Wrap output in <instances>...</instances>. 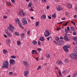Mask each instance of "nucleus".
Instances as JSON below:
<instances>
[{
    "mask_svg": "<svg viewBox=\"0 0 77 77\" xmlns=\"http://www.w3.org/2000/svg\"><path fill=\"white\" fill-rule=\"evenodd\" d=\"M70 48V46L69 45H64L63 47V49H64L65 51L66 52H68L69 51V50L68 48Z\"/></svg>",
    "mask_w": 77,
    "mask_h": 77,
    "instance_id": "4",
    "label": "nucleus"
},
{
    "mask_svg": "<svg viewBox=\"0 0 77 77\" xmlns=\"http://www.w3.org/2000/svg\"><path fill=\"white\" fill-rule=\"evenodd\" d=\"M65 32H66V33H67V32H68V30H67V29H65Z\"/></svg>",
    "mask_w": 77,
    "mask_h": 77,
    "instance_id": "52",
    "label": "nucleus"
},
{
    "mask_svg": "<svg viewBox=\"0 0 77 77\" xmlns=\"http://www.w3.org/2000/svg\"><path fill=\"white\" fill-rule=\"evenodd\" d=\"M22 21H23V25H25L27 23V22L26 21V19L25 18H22Z\"/></svg>",
    "mask_w": 77,
    "mask_h": 77,
    "instance_id": "6",
    "label": "nucleus"
},
{
    "mask_svg": "<svg viewBox=\"0 0 77 77\" xmlns=\"http://www.w3.org/2000/svg\"><path fill=\"white\" fill-rule=\"evenodd\" d=\"M26 36V35L24 33H22L21 35V38H25V36Z\"/></svg>",
    "mask_w": 77,
    "mask_h": 77,
    "instance_id": "14",
    "label": "nucleus"
},
{
    "mask_svg": "<svg viewBox=\"0 0 77 77\" xmlns=\"http://www.w3.org/2000/svg\"><path fill=\"white\" fill-rule=\"evenodd\" d=\"M5 33H6L7 35H8V36H10V37L12 36V34H10V33L9 32H8V29H5Z\"/></svg>",
    "mask_w": 77,
    "mask_h": 77,
    "instance_id": "11",
    "label": "nucleus"
},
{
    "mask_svg": "<svg viewBox=\"0 0 77 77\" xmlns=\"http://www.w3.org/2000/svg\"><path fill=\"white\" fill-rule=\"evenodd\" d=\"M70 56L72 59H77V53H72L70 54Z\"/></svg>",
    "mask_w": 77,
    "mask_h": 77,
    "instance_id": "2",
    "label": "nucleus"
},
{
    "mask_svg": "<svg viewBox=\"0 0 77 77\" xmlns=\"http://www.w3.org/2000/svg\"><path fill=\"white\" fill-rule=\"evenodd\" d=\"M57 63L58 65H62V62L60 61H58L57 62Z\"/></svg>",
    "mask_w": 77,
    "mask_h": 77,
    "instance_id": "15",
    "label": "nucleus"
},
{
    "mask_svg": "<svg viewBox=\"0 0 77 77\" xmlns=\"http://www.w3.org/2000/svg\"><path fill=\"white\" fill-rule=\"evenodd\" d=\"M62 42H64V41L63 40H62V41H59V42L57 41L56 43V45H61V44H62Z\"/></svg>",
    "mask_w": 77,
    "mask_h": 77,
    "instance_id": "9",
    "label": "nucleus"
},
{
    "mask_svg": "<svg viewBox=\"0 0 77 77\" xmlns=\"http://www.w3.org/2000/svg\"><path fill=\"white\" fill-rule=\"evenodd\" d=\"M38 51H40V50H41V49L40 48H38V49H37Z\"/></svg>",
    "mask_w": 77,
    "mask_h": 77,
    "instance_id": "59",
    "label": "nucleus"
},
{
    "mask_svg": "<svg viewBox=\"0 0 77 77\" xmlns=\"http://www.w3.org/2000/svg\"><path fill=\"white\" fill-rule=\"evenodd\" d=\"M12 72H10L9 73V74L11 75H12Z\"/></svg>",
    "mask_w": 77,
    "mask_h": 77,
    "instance_id": "39",
    "label": "nucleus"
},
{
    "mask_svg": "<svg viewBox=\"0 0 77 77\" xmlns=\"http://www.w3.org/2000/svg\"><path fill=\"white\" fill-rule=\"evenodd\" d=\"M77 77V73H74L73 75V77Z\"/></svg>",
    "mask_w": 77,
    "mask_h": 77,
    "instance_id": "28",
    "label": "nucleus"
},
{
    "mask_svg": "<svg viewBox=\"0 0 77 77\" xmlns=\"http://www.w3.org/2000/svg\"><path fill=\"white\" fill-rule=\"evenodd\" d=\"M39 40L40 41H44V37H41L39 38Z\"/></svg>",
    "mask_w": 77,
    "mask_h": 77,
    "instance_id": "26",
    "label": "nucleus"
},
{
    "mask_svg": "<svg viewBox=\"0 0 77 77\" xmlns=\"http://www.w3.org/2000/svg\"><path fill=\"white\" fill-rule=\"evenodd\" d=\"M15 21L17 22V23H20V20H19L18 18L16 19Z\"/></svg>",
    "mask_w": 77,
    "mask_h": 77,
    "instance_id": "21",
    "label": "nucleus"
},
{
    "mask_svg": "<svg viewBox=\"0 0 77 77\" xmlns=\"http://www.w3.org/2000/svg\"><path fill=\"white\" fill-rule=\"evenodd\" d=\"M50 34L49 33V32H48V30L47 29L45 32V35L46 37L48 36H49Z\"/></svg>",
    "mask_w": 77,
    "mask_h": 77,
    "instance_id": "7",
    "label": "nucleus"
},
{
    "mask_svg": "<svg viewBox=\"0 0 77 77\" xmlns=\"http://www.w3.org/2000/svg\"><path fill=\"white\" fill-rule=\"evenodd\" d=\"M70 29L72 31H74L75 30V29H74V28L73 27H70Z\"/></svg>",
    "mask_w": 77,
    "mask_h": 77,
    "instance_id": "25",
    "label": "nucleus"
},
{
    "mask_svg": "<svg viewBox=\"0 0 77 77\" xmlns=\"http://www.w3.org/2000/svg\"><path fill=\"white\" fill-rule=\"evenodd\" d=\"M32 54H37V52L35 50H33L32 51Z\"/></svg>",
    "mask_w": 77,
    "mask_h": 77,
    "instance_id": "23",
    "label": "nucleus"
},
{
    "mask_svg": "<svg viewBox=\"0 0 77 77\" xmlns=\"http://www.w3.org/2000/svg\"><path fill=\"white\" fill-rule=\"evenodd\" d=\"M48 18L49 19H51V16H48Z\"/></svg>",
    "mask_w": 77,
    "mask_h": 77,
    "instance_id": "57",
    "label": "nucleus"
},
{
    "mask_svg": "<svg viewBox=\"0 0 77 77\" xmlns=\"http://www.w3.org/2000/svg\"><path fill=\"white\" fill-rule=\"evenodd\" d=\"M46 57H48H48H50V55L49 54H47L46 55Z\"/></svg>",
    "mask_w": 77,
    "mask_h": 77,
    "instance_id": "40",
    "label": "nucleus"
},
{
    "mask_svg": "<svg viewBox=\"0 0 77 77\" xmlns=\"http://www.w3.org/2000/svg\"><path fill=\"white\" fill-rule=\"evenodd\" d=\"M73 34L74 35H76V32H75L74 31L73 33Z\"/></svg>",
    "mask_w": 77,
    "mask_h": 77,
    "instance_id": "50",
    "label": "nucleus"
},
{
    "mask_svg": "<svg viewBox=\"0 0 77 77\" xmlns=\"http://www.w3.org/2000/svg\"><path fill=\"white\" fill-rule=\"evenodd\" d=\"M28 6H29V7H31V6H32V3H29L28 5Z\"/></svg>",
    "mask_w": 77,
    "mask_h": 77,
    "instance_id": "45",
    "label": "nucleus"
},
{
    "mask_svg": "<svg viewBox=\"0 0 77 77\" xmlns=\"http://www.w3.org/2000/svg\"><path fill=\"white\" fill-rule=\"evenodd\" d=\"M17 45H21V42H20V41H18L17 42Z\"/></svg>",
    "mask_w": 77,
    "mask_h": 77,
    "instance_id": "27",
    "label": "nucleus"
},
{
    "mask_svg": "<svg viewBox=\"0 0 77 77\" xmlns=\"http://www.w3.org/2000/svg\"><path fill=\"white\" fill-rule=\"evenodd\" d=\"M18 24L19 26L21 28H23V26H22V24H21V23H20V22L19 23H18Z\"/></svg>",
    "mask_w": 77,
    "mask_h": 77,
    "instance_id": "20",
    "label": "nucleus"
},
{
    "mask_svg": "<svg viewBox=\"0 0 77 77\" xmlns=\"http://www.w3.org/2000/svg\"><path fill=\"white\" fill-rule=\"evenodd\" d=\"M30 30H29L27 31V34L28 35H29L30 34Z\"/></svg>",
    "mask_w": 77,
    "mask_h": 77,
    "instance_id": "47",
    "label": "nucleus"
},
{
    "mask_svg": "<svg viewBox=\"0 0 77 77\" xmlns=\"http://www.w3.org/2000/svg\"><path fill=\"white\" fill-rule=\"evenodd\" d=\"M19 15L20 16L24 17V16H25L26 15V14L25 12H24L23 11H21L19 13Z\"/></svg>",
    "mask_w": 77,
    "mask_h": 77,
    "instance_id": "8",
    "label": "nucleus"
},
{
    "mask_svg": "<svg viewBox=\"0 0 77 77\" xmlns=\"http://www.w3.org/2000/svg\"><path fill=\"white\" fill-rule=\"evenodd\" d=\"M60 39H63V37L62 36H61L60 37Z\"/></svg>",
    "mask_w": 77,
    "mask_h": 77,
    "instance_id": "46",
    "label": "nucleus"
},
{
    "mask_svg": "<svg viewBox=\"0 0 77 77\" xmlns=\"http://www.w3.org/2000/svg\"><path fill=\"white\" fill-rule=\"evenodd\" d=\"M72 39H73V41H77V37L75 36V37H73L72 38Z\"/></svg>",
    "mask_w": 77,
    "mask_h": 77,
    "instance_id": "18",
    "label": "nucleus"
},
{
    "mask_svg": "<svg viewBox=\"0 0 77 77\" xmlns=\"http://www.w3.org/2000/svg\"><path fill=\"white\" fill-rule=\"evenodd\" d=\"M62 29V28H58L57 29V30H60V29Z\"/></svg>",
    "mask_w": 77,
    "mask_h": 77,
    "instance_id": "49",
    "label": "nucleus"
},
{
    "mask_svg": "<svg viewBox=\"0 0 77 77\" xmlns=\"http://www.w3.org/2000/svg\"><path fill=\"white\" fill-rule=\"evenodd\" d=\"M7 29L11 32V33H13L14 32V30L15 29V28L13 26H12L11 25H10L9 27L7 28Z\"/></svg>",
    "mask_w": 77,
    "mask_h": 77,
    "instance_id": "3",
    "label": "nucleus"
},
{
    "mask_svg": "<svg viewBox=\"0 0 77 77\" xmlns=\"http://www.w3.org/2000/svg\"><path fill=\"white\" fill-rule=\"evenodd\" d=\"M14 34H15V35H17V36H19L20 35V34L17 32H14Z\"/></svg>",
    "mask_w": 77,
    "mask_h": 77,
    "instance_id": "33",
    "label": "nucleus"
},
{
    "mask_svg": "<svg viewBox=\"0 0 77 77\" xmlns=\"http://www.w3.org/2000/svg\"><path fill=\"white\" fill-rule=\"evenodd\" d=\"M23 63L24 66H25L26 68L29 67V64L27 62L24 61H23Z\"/></svg>",
    "mask_w": 77,
    "mask_h": 77,
    "instance_id": "5",
    "label": "nucleus"
},
{
    "mask_svg": "<svg viewBox=\"0 0 77 77\" xmlns=\"http://www.w3.org/2000/svg\"><path fill=\"white\" fill-rule=\"evenodd\" d=\"M41 68V66H39L37 68V70H38L39 69H40V68Z\"/></svg>",
    "mask_w": 77,
    "mask_h": 77,
    "instance_id": "43",
    "label": "nucleus"
},
{
    "mask_svg": "<svg viewBox=\"0 0 77 77\" xmlns=\"http://www.w3.org/2000/svg\"><path fill=\"white\" fill-rule=\"evenodd\" d=\"M11 58H12V59H15V58H16V56L14 55L11 56Z\"/></svg>",
    "mask_w": 77,
    "mask_h": 77,
    "instance_id": "31",
    "label": "nucleus"
},
{
    "mask_svg": "<svg viewBox=\"0 0 77 77\" xmlns=\"http://www.w3.org/2000/svg\"><path fill=\"white\" fill-rule=\"evenodd\" d=\"M62 23H63V22H60V23H58V24H62Z\"/></svg>",
    "mask_w": 77,
    "mask_h": 77,
    "instance_id": "58",
    "label": "nucleus"
},
{
    "mask_svg": "<svg viewBox=\"0 0 77 77\" xmlns=\"http://www.w3.org/2000/svg\"><path fill=\"white\" fill-rule=\"evenodd\" d=\"M75 11H77V7H75Z\"/></svg>",
    "mask_w": 77,
    "mask_h": 77,
    "instance_id": "62",
    "label": "nucleus"
},
{
    "mask_svg": "<svg viewBox=\"0 0 77 77\" xmlns=\"http://www.w3.org/2000/svg\"><path fill=\"white\" fill-rule=\"evenodd\" d=\"M11 1L13 3H15V1L14 0H11Z\"/></svg>",
    "mask_w": 77,
    "mask_h": 77,
    "instance_id": "53",
    "label": "nucleus"
},
{
    "mask_svg": "<svg viewBox=\"0 0 77 77\" xmlns=\"http://www.w3.org/2000/svg\"><path fill=\"white\" fill-rule=\"evenodd\" d=\"M67 6L68 8L70 9L71 8H72V4H71L69 3L67 4Z\"/></svg>",
    "mask_w": 77,
    "mask_h": 77,
    "instance_id": "16",
    "label": "nucleus"
},
{
    "mask_svg": "<svg viewBox=\"0 0 77 77\" xmlns=\"http://www.w3.org/2000/svg\"><path fill=\"white\" fill-rule=\"evenodd\" d=\"M66 15L67 16H68L69 15V13H68V12H66Z\"/></svg>",
    "mask_w": 77,
    "mask_h": 77,
    "instance_id": "42",
    "label": "nucleus"
},
{
    "mask_svg": "<svg viewBox=\"0 0 77 77\" xmlns=\"http://www.w3.org/2000/svg\"><path fill=\"white\" fill-rule=\"evenodd\" d=\"M65 71L64 70L63 71V73L65 74Z\"/></svg>",
    "mask_w": 77,
    "mask_h": 77,
    "instance_id": "63",
    "label": "nucleus"
},
{
    "mask_svg": "<svg viewBox=\"0 0 77 77\" xmlns=\"http://www.w3.org/2000/svg\"><path fill=\"white\" fill-rule=\"evenodd\" d=\"M67 29L68 30V31H70V30L69 29V26H67Z\"/></svg>",
    "mask_w": 77,
    "mask_h": 77,
    "instance_id": "48",
    "label": "nucleus"
},
{
    "mask_svg": "<svg viewBox=\"0 0 77 77\" xmlns=\"http://www.w3.org/2000/svg\"><path fill=\"white\" fill-rule=\"evenodd\" d=\"M3 53L4 54H6V53H8V51H6V50L4 49L3 50Z\"/></svg>",
    "mask_w": 77,
    "mask_h": 77,
    "instance_id": "24",
    "label": "nucleus"
},
{
    "mask_svg": "<svg viewBox=\"0 0 77 77\" xmlns=\"http://www.w3.org/2000/svg\"><path fill=\"white\" fill-rule=\"evenodd\" d=\"M32 43L34 45H36V44H37V42L35 40H33L32 42Z\"/></svg>",
    "mask_w": 77,
    "mask_h": 77,
    "instance_id": "19",
    "label": "nucleus"
},
{
    "mask_svg": "<svg viewBox=\"0 0 77 77\" xmlns=\"http://www.w3.org/2000/svg\"><path fill=\"white\" fill-rule=\"evenodd\" d=\"M64 62L66 63H68V59H66V60H65Z\"/></svg>",
    "mask_w": 77,
    "mask_h": 77,
    "instance_id": "37",
    "label": "nucleus"
},
{
    "mask_svg": "<svg viewBox=\"0 0 77 77\" xmlns=\"http://www.w3.org/2000/svg\"><path fill=\"white\" fill-rule=\"evenodd\" d=\"M49 8H50V7H49V6H47V9H49Z\"/></svg>",
    "mask_w": 77,
    "mask_h": 77,
    "instance_id": "61",
    "label": "nucleus"
},
{
    "mask_svg": "<svg viewBox=\"0 0 77 77\" xmlns=\"http://www.w3.org/2000/svg\"><path fill=\"white\" fill-rule=\"evenodd\" d=\"M3 18H7V16H5L3 17Z\"/></svg>",
    "mask_w": 77,
    "mask_h": 77,
    "instance_id": "60",
    "label": "nucleus"
},
{
    "mask_svg": "<svg viewBox=\"0 0 77 77\" xmlns=\"http://www.w3.org/2000/svg\"><path fill=\"white\" fill-rule=\"evenodd\" d=\"M61 20H65V17H63L61 18Z\"/></svg>",
    "mask_w": 77,
    "mask_h": 77,
    "instance_id": "56",
    "label": "nucleus"
},
{
    "mask_svg": "<svg viewBox=\"0 0 77 77\" xmlns=\"http://www.w3.org/2000/svg\"><path fill=\"white\" fill-rule=\"evenodd\" d=\"M69 22H66V23L65 24V26H66V25H68V23H69Z\"/></svg>",
    "mask_w": 77,
    "mask_h": 77,
    "instance_id": "54",
    "label": "nucleus"
},
{
    "mask_svg": "<svg viewBox=\"0 0 77 77\" xmlns=\"http://www.w3.org/2000/svg\"><path fill=\"white\" fill-rule=\"evenodd\" d=\"M38 44L39 45H41V42L40 41H39L38 42Z\"/></svg>",
    "mask_w": 77,
    "mask_h": 77,
    "instance_id": "55",
    "label": "nucleus"
},
{
    "mask_svg": "<svg viewBox=\"0 0 77 77\" xmlns=\"http://www.w3.org/2000/svg\"><path fill=\"white\" fill-rule=\"evenodd\" d=\"M51 36H50L49 37H48L47 38V39L48 41H50V39H51Z\"/></svg>",
    "mask_w": 77,
    "mask_h": 77,
    "instance_id": "32",
    "label": "nucleus"
},
{
    "mask_svg": "<svg viewBox=\"0 0 77 77\" xmlns=\"http://www.w3.org/2000/svg\"><path fill=\"white\" fill-rule=\"evenodd\" d=\"M41 18H42V19L44 20V18H46V15H44L42 16Z\"/></svg>",
    "mask_w": 77,
    "mask_h": 77,
    "instance_id": "22",
    "label": "nucleus"
},
{
    "mask_svg": "<svg viewBox=\"0 0 77 77\" xmlns=\"http://www.w3.org/2000/svg\"><path fill=\"white\" fill-rule=\"evenodd\" d=\"M28 72H29V71L27 70H26V71L24 72V75L25 76H27V74H28Z\"/></svg>",
    "mask_w": 77,
    "mask_h": 77,
    "instance_id": "17",
    "label": "nucleus"
},
{
    "mask_svg": "<svg viewBox=\"0 0 77 77\" xmlns=\"http://www.w3.org/2000/svg\"><path fill=\"white\" fill-rule=\"evenodd\" d=\"M7 42L8 43V44H10V43H11V40L9 39H8L7 40Z\"/></svg>",
    "mask_w": 77,
    "mask_h": 77,
    "instance_id": "34",
    "label": "nucleus"
},
{
    "mask_svg": "<svg viewBox=\"0 0 77 77\" xmlns=\"http://www.w3.org/2000/svg\"><path fill=\"white\" fill-rule=\"evenodd\" d=\"M56 8L57 11H61L63 10L62 8L60 7H57Z\"/></svg>",
    "mask_w": 77,
    "mask_h": 77,
    "instance_id": "13",
    "label": "nucleus"
},
{
    "mask_svg": "<svg viewBox=\"0 0 77 77\" xmlns=\"http://www.w3.org/2000/svg\"><path fill=\"white\" fill-rule=\"evenodd\" d=\"M44 65L45 66H46V65H47V63H44Z\"/></svg>",
    "mask_w": 77,
    "mask_h": 77,
    "instance_id": "64",
    "label": "nucleus"
},
{
    "mask_svg": "<svg viewBox=\"0 0 77 77\" xmlns=\"http://www.w3.org/2000/svg\"><path fill=\"white\" fill-rule=\"evenodd\" d=\"M59 38L57 36L55 37V40L57 41H59Z\"/></svg>",
    "mask_w": 77,
    "mask_h": 77,
    "instance_id": "29",
    "label": "nucleus"
},
{
    "mask_svg": "<svg viewBox=\"0 0 77 77\" xmlns=\"http://www.w3.org/2000/svg\"><path fill=\"white\" fill-rule=\"evenodd\" d=\"M59 75H60V76H62V73H61V72L60 70V72H59Z\"/></svg>",
    "mask_w": 77,
    "mask_h": 77,
    "instance_id": "41",
    "label": "nucleus"
},
{
    "mask_svg": "<svg viewBox=\"0 0 77 77\" xmlns=\"http://www.w3.org/2000/svg\"><path fill=\"white\" fill-rule=\"evenodd\" d=\"M52 17L53 18H56V16L55 14H53Z\"/></svg>",
    "mask_w": 77,
    "mask_h": 77,
    "instance_id": "38",
    "label": "nucleus"
},
{
    "mask_svg": "<svg viewBox=\"0 0 77 77\" xmlns=\"http://www.w3.org/2000/svg\"><path fill=\"white\" fill-rule=\"evenodd\" d=\"M39 24V22H37L35 23L36 26H38Z\"/></svg>",
    "mask_w": 77,
    "mask_h": 77,
    "instance_id": "35",
    "label": "nucleus"
},
{
    "mask_svg": "<svg viewBox=\"0 0 77 77\" xmlns=\"http://www.w3.org/2000/svg\"><path fill=\"white\" fill-rule=\"evenodd\" d=\"M15 60L14 59H11L10 61V65H12L15 64Z\"/></svg>",
    "mask_w": 77,
    "mask_h": 77,
    "instance_id": "10",
    "label": "nucleus"
},
{
    "mask_svg": "<svg viewBox=\"0 0 77 77\" xmlns=\"http://www.w3.org/2000/svg\"><path fill=\"white\" fill-rule=\"evenodd\" d=\"M3 65L1 66L2 68H8L9 66V63L7 61H4L3 62Z\"/></svg>",
    "mask_w": 77,
    "mask_h": 77,
    "instance_id": "1",
    "label": "nucleus"
},
{
    "mask_svg": "<svg viewBox=\"0 0 77 77\" xmlns=\"http://www.w3.org/2000/svg\"><path fill=\"white\" fill-rule=\"evenodd\" d=\"M73 52L75 53H77V48H75V49L73 50Z\"/></svg>",
    "mask_w": 77,
    "mask_h": 77,
    "instance_id": "30",
    "label": "nucleus"
},
{
    "mask_svg": "<svg viewBox=\"0 0 77 77\" xmlns=\"http://www.w3.org/2000/svg\"><path fill=\"white\" fill-rule=\"evenodd\" d=\"M64 39L65 40V41H69V38H68V36L66 35H64Z\"/></svg>",
    "mask_w": 77,
    "mask_h": 77,
    "instance_id": "12",
    "label": "nucleus"
},
{
    "mask_svg": "<svg viewBox=\"0 0 77 77\" xmlns=\"http://www.w3.org/2000/svg\"><path fill=\"white\" fill-rule=\"evenodd\" d=\"M7 5H9L10 6H12V5L11 4V3L9 2H8L7 3Z\"/></svg>",
    "mask_w": 77,
    "mask_h": 77,
    "instance_id": "36",
    "label": "nucleus"
},
{
    "mask_svg": "<svg viewBox=\"0 0 77 77\" xmlns=\"http://www.w3.org/2000/svg\"><path fill=\"white\" fill-rule=\"evenodd\" d=\"M77 18V15H75L74 16V18Z\"/></svg>",
    "mask_w": 77,
    "mask_h": 77,
    "instance_id": "51",
    "label": "nucleus"
},
{
    "mask_svg": "<svg viewBox=\"0 0 77 77\" xmlns=\"http://www.w3.org/2000/svg\"><path fill=\"white\" fill-rule=\"evenodd\" d=\"M42 2H43V3H46V2H47V0H42Z\"/></svg>",
    "mask_w": 77,
    "mask_h": 77,
    "instance_id": "44",
    "label": "nucleus"
}]
</instances>
